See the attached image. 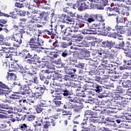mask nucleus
Segmentation results:
<instances>
[{"instance_id":"1","label":"nucleus","mask_w":131,"mask_h":131,"mask_svg":"<svg viewBox=\"0 0 131 131\" xmlns=\"http://www.w3.org/2000/svg\"><path fill=\"white\" fill-rule=\"evenodd\" d=\"M38 36H39V35H38L37 36H34L30 38L29 41V46L30 49H38L39 47L43 46V40L40 39Z\"/></svg>"},{"instance_id":"2","label":"nucleus","mask_w":131,"mask_h":131,"mask_svg":"<svg viewBox=\"0 0 131 131\" xmlns=\"http://www.w3.org/2000/svg\"><path fill=\"white\" fill-rule=\"evenodd\" d=\"M62 94L63 96V98L67 99L70 102H73L74 103H79L80 100L79 98L73 96L70 92V90L68 88H64L61 90Z\"/></svg>"},{"instance_id":"3","label":"nucleus","mask_w":131,"mask_h":131,"mask_svg":"<svg viewBox=\"0 0 131 131\" xmlns=\"http://www.w3.org/2000/svg\"><path fill=\"white\" fill-rule=\"evenodd\" d=\"M89 29H84L81 31L82 34H97V29L100 28L99 25L97 24H92V26H89Z\"/></svg>"},{"instance_id":"4","label":"nucleus","mask_w":131,"mask_h":131,"mask_svg":"<svg viewBox=\"0 0 131 131\" xmlns=\"http://www.w3.org/2000/svg\"><path fill=\"white\" fill-rule=\"evenodd\" d=\"M32 83L29 81H26V84L20 87V90L19 91V94L21 95L29 94L32 92L29 86H31Z\"/></svg>"},{"instance_id":"5","label":"nucleus","mask_w":131,"mask_h":131,"mask_svg":"<svg viewBox=\"0 0 131 131\" xmlns=\"http://www.w3.org/2000/svg\"><path fill=\"white\" fill-rule=\"evenodd\" d=\"M60 19L63 23H67V24H72V25H74V19L71 18L69 15L62 14L60 16Z\"/></svg>"},{"instance_id":"6","label":"nucleus","mask_w":131,"mask_h":131,"mask_svg":"<svg viewBox=\"0 0 131 131\" xmlns=\"http://www.w3.org/2000/svg\"><path fill=\"white\" fill-rule=\"evenodd\" d=\"M127 103H128V98H123L121 102L117 104L119 110H125L127 109L128 107Z\"/></svg>"},{"instance_id":"7","label":"nucleus","mask_w":131,"mask_h":131,"mask_svg":"<svg viewBox=\"0 0 131 131\" xmlns=\"http://www.w3.org/2000/svg\"><path fill=\"white\" fill-rule=\"evenodd\" d=\"M101 45L102 48L111 50L115 46V41L112 40H105L102 42Z\"/></svg>"},{"instance_id":"8","label":"nucleus","mask_w":131,"mask_h":131,"mask_svg":"<svg viewBox=\"0 0 131 131\" xmlns=\"http://www.w3.org/2000/svg\"><path fill=\"white\" fill-rule=\"evenodd\" d=\"M6 89L7 90H10V88H9L7 85L3 83V82L0 81V95L1 96H5V97H7V96L9 95V92L6 91Z\"/></svg>"},{"instance_id":"9","label":"nucleus","mask_w":131,"mask_h":131,"mask_svg":"<svg viewBox=\"0 0 131 131\" xmlns=\"http://www.w3.org/2000/svg\"><path fill=\"white\" fill-rule=\"evenodd\" d=\"M66 72L67 73L68 75H64V77L63 78V79H64V80L68 81L70 80H73L74 79H75V75L73 74V72L66 71Z\"/></svg>"},{"instance_id":"10","label":"nucleus","mask_w":131,"mask_h":131,"mask_svg":"<svg viewBox=\"0 0 131 131\" xmlns=\"http://www.w3.org/2000/svg\"><path fill=\"white\" fill-rule=\"evenodd\" d=\"M88 83H91V85H90V86L94 88V91H95L96 93H100V92H101L103 90L102 86L99 84H97L96 83H93L91 81H89L88 82Z\"/></svg>"},{"instance_id":"11","label":"nucleus","mask_w":131,"mask_h":131,"mask_svg":"<svg viewBox=\"0 0 131 131\" xmlns=\"http://www.w3.org/2000/svg\"><path fill=\"white\" fill-rule=\"evenodd\" d=\"M103 74H107L108 76H111V74H116V71L111 70L109 67L103 69Z\"/></svg>"},{"instance_id":"12","label":"nucleus","mask_w":131,"mask_h":131,"mask_svg":"<svg viewBox=\"0 0 131 131\" xmlns=\"http://www.w3.org/2000/svg\"><path fill=\"white\" fill-rule=\"evenodd\" d=\"M115 16L116 18V22L117 23V25L115 26V28L116 30H117V31H118L121 29L124 28V27L119 24V20H118V15H115Z\"/></svg>"},{"instance_id":"13","label":"nucleus","mask_w":131,"mask_h":131,"mask_svg":"<svg viewBox=\"0 0 131 131\" xmlns=\"http://www.w3.org/2000/svg\"><path fill=\"white\" fill-rule=\"evenodd\" d=\"M113 7L112 6V8H113V10H114V12H116L117 13H119L120 12V10L123 8V4H115L112 5Z\"/></svg>"},{"instance_id":"14","label":"nucleus","mask_w":131,"mask_h":131,"mask_svg":"<svg viewBox=\"0 0 131 131\" xmlns=\"http://www.w3.org/2000/svg\"><path fill=\"white\" fill-rule=\"evenodd\" d=\"M9 17H11L13 19H17V15H18V9L13 8L9 12Z\"/></svg>"},{"instance_id":"15","label":"nucleus","mask_w":131,"mask_h":131,"mask_svg":"<svg viewBox=\"0 0 131 131\" xmlns=\"http://www.w3.org/2000/svg\"><path fill=\"white\" fill-rule=\"evenodd\" d=\"M97 3L100 4V6H98V9H99V10H104V7L108 5V0H98Z\"/></svg>"},{"instance_id":"16","label":"nucleus","mask_w":131,"mask_h":131,"mask_svg":"<svg viewBox=\"0 0 131 131\" xmlns=\"http://www.w3.org/2000/svg\"><path fill=\"white\" fill-rule=\"evenodd\" d=\"M21 130L23 131H33V129L29 126H27L26 124H21L19 125Z\"/></svg>"},{"instance_id":"17","label":"nucleus","mask_w":131,"mask_h":131,"mask_svg":"<svg viewBox=\"0 0 131 131\" xmlns=\"http://www.w3.org/2000/svg\"><path fill=\"white\" fill-rule=\"evenodd\" d=\"M38 105L41 107H49L52 105V101H51V100H49V101L41 100L40 103Z\"/></svg>"},{"instance_id":"18","label":"nucleus","mask_w":131,"mask_h":131,"mask_svg":"<svg viewBox=\"0 0 131 131\" xmlns=\"http://www.w3.org/2000/svg\"><path fill=\"white\" fill-rule=\"evenodd\" d=\"M9 68H11L12 70H10L9 71H15V70H19L20 68V65L17 63V62H12L11 65H9Z\"/></svg>"},{"instance_id":"19","label":"nucleus","mask_w":131,"mask_h":131,"mask_svg":"<svg viewBox=\"0 0 131 131\" xmlns=\"http://www.w3.org/2000/svg\"><path fill=\"white\" fill-rule=\"evenodd\" d=\"M39 17L40 18V19H41V20H44V21H49V19H50L49 14L46 13L45 11L41 12L40 16Z\"/></svg>"},{"instance_id":"20","label":"nucleus","mask_w":131,"mask_h":131,"mask_svg":"<svg viewBox=\"0 0 131 131\" xmlns=\"http://www.w3.org/2000/svg\"><path fill=\"white\" fill-rule=\"evenodd\" d=\"M86 9H90V7L86 5L84 1L81 0V4H80V8L79 11H84Z\"/></svg>"},{"instance_id":"21","label":"nucleus","mask_w":131,"mask_h":131,"mask_svg":"<svg viewBox=\"0 0 131 131\" xmlns=\"http://www.w3.org/2000/svg\"><path fill=\"white\" fill-rule=\"evenodd\" d=\"M94 80L96 81H97V82H99L101 84H103L105 82V77L101 78L100 76H95L94 79Z\"/></svg>"},{"instance_id":"22","label":"nucleus","mask_w":131,"mask_h":131,"mask_svg":"<svg viewBox=\"0 0 131 131\" xmlns=\"http://www.w3.org/2000/svg\"><path fill=\"white\" fill-rule=\"evenodd\" d=\"M105 108H107V109H112V110H119L118 104L117 105H114L111 103L105 104Z\"/></svg>"},{"instance_id":"23","label":"nucleus","mask_w":131,"mask_h":131,"mask_svg":"<svg viewBox=\"0 0 131 131\" xmlns=\"http://www.w3.org/2000/svg\"><path fill=\"white\" fill-rule=\"evenodd\" d=\"M105 11H106V14L108 16H115V15H117L113 13V12H114V10H113V8H112V7H106L105 8Z\"/></svg>"},{"instance_id":"24","label":"nucleus","mask_w":131,"mask_h":131,"mask_svg":"<svg viewBox=\"0 0 131 131\" xmlns=\"http://www.w3.org/2000/svg\"><path fill=\"white\" fill-rule=\"evenodd\" d=\"M122 84L123 88L128 89V88L131 86V81L129 80H125L123 81Z\"/></svg>"},{"instance_id":"25","label":"nucleus","mask_w":131,"mask_h":131,"mask_svg":"<svg viewBox=\"0 0 131 131\" xmlns=\"http://www.w3.org/2000/svg\"><path fill=\"white\" fill-rule=\"evenodd\" d=\"M53 98H55L54 100H61L62 97H61V93L58 92L57 90L55 91L54 94L52 95Z\"/></svg>"},{"instance_id":"26","label":"nucleus","mask_w":131,"mask_h":131,"mask_svg":"<svg viewBox=\"0 0 131 131\" xmlns=\"http://www.w3.org/2000/svg\"><path fill=\"white\" fill-rule=\"evenodd\" d=\"M72 46V41L71 40L69 42H60V48H66L68 47Z\"/></svg>"},{"instance_id":"27","label":"nucleus","mask_w":131,"mask_h":131,"mask_svg":"<svg viewBox=\"0 0 131 131\" xmlns=\"http://www.w3.org/2000/svg\"><path fill=\"white\" fill-rule=\"evenodd\" d=\"M111 97L115 99V100H122L123 98V97L121 95L116 93L112 94Z\"/></svg>"},{"instance_id":"28","label":"nucleus","mask_w":131,"mask_h":131,"mask_svg":"<svg viewBox=\"0 0 131 131\" xmlns=\"http://www.w3.org/2000/svg\"><path fill=\"white\" fill-rule=\"evenodd\" d=\"M67 61L68 63L70 64V65H73V63H75V64H77V59L73 58V57H69Z\"/></svg>"},{"instance_id":"29","label":"nucleus","mask_w":131,"mask_h":131,"mask_svg":"<svg viewBox=\"0 0 131 131\" xmlns=\"http://www.w3.org/2000/svg\"><path fill=\"white\" fill-rule=\"evenodd\" d=\"M118 31L111 33L109 32L107 33V36H109L110 37H113V38H116L117 37V36H118Z\"/></svg>"},{"instance_id":"30","label":"nucleus","mask_w":131,"mask_h":131,"mask_svg":"<svg viewBox=\"0 0 131 131\" xmlns=\"http://www.w3.org/2000/svg\"><path fill=\"white\" fill-rule=\"evenodd\" d=\"M19 105L21 106V107H26L27 105H28V102H27V100L26 99H21L19 100Z\"/></svg>"},{"instance_id":"31","label":"nucleus","mask_w":131,"mask_h":131,"mask_svg":"<svg viewBox=\"0 0 131 131\" xmlns=\"http://www.w3.org/2000/svg\"><path fill=\"white\" fill-rule=\"evenodd\" d=\"M100 29L104 30V31H110L111 30V28L109 26H105V23L101 24L100 25Z\"/></svg>"},{"instance_id":"32","label":"nucleus","mask_w":131,"mask_h":131,"mask_svg":"<svg viewBox=\"0 0 131 131\" xmlns=\"http://www.w3.org/2000/svg\"><path fill=\"white\" fill-rule=\"evenodd\" d=\"M94 118H97V116H92L90 118L89 121L90 122H92L93 123L97 124L100 123L99 119H96Z\"/></svg>"},{"instance_id":"33","label":"nucleus","mask_w":131,"mask_h":131,"mask_svg":"<svg viewBox=\"0 0 131 131\" xmlns=\"http://www.w3.org/2000/svg\"><path fill=\"white\" fill-rule=\"evenodd\" d=\"M81 1H78L75 4L73 5V9L74 10H78L79 11V8L80 7Z\"/></svg>"},{"instance_id":"34","label":"nucleus","mask_w":131,"mask_h":131,"mask_svg":"<svg viewBox=\"0 0 131 131\" xmlns=\"http://www.w3.org/2000/svg\"><path fill=\"white\" fill-rule=\"evenodd\" d=\"M123 50L126 51H131V43H130L129 42H127L125 44L124 48H123Z\"/></svg>"},{"instance_id":"35","label":"nucleus","mask_w":131,"mask_h":131,"mask_svg":"<svg viewBox=\"0 0 131 131\" xmlns=\"http://www.w3.org/2000/svg\"><path fill=\"white\" fill-rule=\"evenodd\" d=\"M88 99L86 101V103H89L90 104L96 103V99L92 98V96H88Z\"/></svg>"},{"instance_id":"36","label":"nucleus","mask_w":131,"mask_h":131,"mask_svg":"<svg viewBox=\"0 0 131 131\" xmlns=\"http://www.w3.org/2000/svg\"><path fill=\"white\" fill-rule=\"evenodd\" d=\"M89 65H90V66H93V68L92 69H94V68H97V66H96V63H97V61H95V60H93L91 59H89V61L88 62Z\"/></svg>"},{"instance_id":"37","label":"nucleus","mask_w":131,"mask_h":131,"mask_svg":"<svg viewBox=\"0 0 131 131\" xmlns=\"http://www.w3.org/2000/svg\"><path fill=\"white\" fill-rule=\"evenodd\" d=\"M43 94V93H41V91H37L34 94V97H35L36 99H40Z\"/></svg>"},{"instance_id":"38","label":"nucleus","mask_w":131,"mask_h":131,"mask_svg":"<svg viewBox=\"0 0 131 131\" xmlns=\"http://www.w3.org/2000/svg\"><path fill=\"white\" fill-rule=\"evenodd\" d=\"M82 108H83V106L82 105L78 106L74 109V112L75 113H80L82 111Z\"/></svg>"},{"instance_id":"39","label":"nucleus","mask_w":131,"mask_h":131,"mask_svg":"<svg viewBox=\"0 0 131 131\" xmlns=\"http://www.w3.org/2000/svg\"><path fill=\"white\" fill-rule=\"evenodd\" d=\"M28 54V51L24 50L21 52L19 53V55L21 57H23L24 59H26L27 55Z\"/></svg>"},{"instance_id":"40","label":"nucleus","mask_w":131,"mask_h":131,"mask_svg":"<svg viewBox=\"0 0 131 131\" xmlns=\"http://www.w3.org/2000/svg\"><path fill=\"white\" fill-rule=\"evenodd\" d=\"M116 91L117 93H119V94H123V93H124V92H125V90L124 89H123V88H122V86H117Z\"/></svg>"},{"instance_id":"41","label":"nucleus","mask_w":131,"mask_h":131,"mask_svg":"<svg viewBox=\"0 0 131 131\" xmlns=\"http://www.w3.org/2000/svg\"><path fill=\"white\" fill-rule=\"evenodd\" d=\"M14 41H15L14 47H16L17 48H19V47H20V45L22 43V39L20 38L14 39Z\"/></svg>"},{"instance_id":"42","label":"nucleus","mask_w":131,"mask_h":131,"mask_svg":"<svg viewBox=\"0 0 131 131\" xmlns=\"http://www.w3.org/2000/svg\"><path fill=\"white\" fill-rule=\"evenodd\" d=\"M118 39L120 40L118 42V46L119 47V48H124L125 43L124 42V41L123 40V39L119 38Z\"/></svg>"},{"instance_id":"43","label":"nucleus","mask_w":131,"mask_h":131,"mask_svg":"<svg viewBox=\"0 0 131 131\" xmlns=\"http://www.w3.org/2000/svg\"><path fill=\"white\" fill-rule=\"evenodd\" d=\"M75 65V67H77V68H81V69H84V63L78 62V64H74Z\"/></svg>"},{"instance_id":"44","label":"nucleus","mask_w":131,"mask_h":131,"mask_svg":"<svg viewBox=\"0 0 131 131\" xmlns=\"http://www.w3.org/2000/svg\"><path fill=\"white\" fill-rule=\"evenodd\" d=\"M10 48H6V47H1L0 46V51H3V53H4V54H10Z\"/></svg>"},{"instance_id":"45","label":"nucleus","mask_w":131,"mask_h":131,"mask_svg":"<svg viewBox=\"0 0 131 131\" xmlns=\"http://www.w3.org/2000/svg\"><path fill=\"white\" fill-rule=\"evenodd\" d=\"M62 33L64 35H71V28L70 27L67 28Z\"/></svg>"},{"instance_id":"46","label":"nucleus","mask_w":131,"mask_h":131,"mask_svg":"<svg viewBox=\"0 0 131 131\" xmlns=\"http://www.w3.org/2000/svg\"><path fill=\"white\" fill-rule=\"evenodd\" d=\"M33 60H34V62H37V63L40 64V63H41V60L42 59H41L40 57H38L37 55L35 54V56Z\"/></svg>"},{"instance_id":"47","label":"nucleus","mask_w":131,"mask_h":131,"mask_svg":"<svg viewBox=\"0 0 131 131\" xmlns=\"http://www.w3.org/2000/svg\"><path fill=\"white\" fill-rule=\"evenodd\" d=\"M0 108L3 109H10V106L6 102L0 103Z\"/></svg>"},{"instance_id":"48","label":"nucleus","mask_w":131,"mask_h":131,"mask_svg":"<svg viewBox=\"0 0 131 131\" xmlns=\"http://www.w3.org/2000/svg\"><path fill=\"white\" fill-rule=\"evenodd\" d=\"M35 54L32 53L31 52L28 51V54L27 55L26 59H34Z\"/></svg>"},{"instance_id":"49","label":"nucleus","mask_w":131,"mask_h":131,"mask_svg":"<svg viewBox=\"0 0 131 131\" xmlns=\"http://www.w3.org/2000/svg\"><path fill=\"white\" fill-rule=\"evenodd\" d=\"M71 86L72 88H74L75 89H77V88H80V84L77 83V82L73 81L71 82Z\"/></svg>"},{"instance_id":"50","label":"nucleus","mask_w":131,"mask_h":131,"mask_svg":"<svg viewBox=\"0 0 131 131\" xmlns=\"http://www.w3.org/2000/svg\"><path fill=\"white\" fill-rule=\"evenodd\" d=\"M41 60H43V62H47V63H49V62L51 61L52 57L49 56H44L41 58Z\"/></svg>"},{"instance_id":"51","label":"nucleus","mask_w":131,"mask_h":131,"mask_svg":"<svg viewBox=\"0 0 131 131\" xmlns=\"http://www.w3.org/2000/svg\"><path fill=\"white\" fill-rule=\"evenodd\" d=\"M84 115L85 117H86L87 115H90L91 116H94V115H95V113L91 110H87V111H85V114Z\"/></svg>"},{"instance_id":"52","label":"nucleus","mask_w":131,"mask_h":131,"mask_svg":"<svg viewBox=\"0 0 131 131\" xmlns=\"http://www.w3.org/2000/svg\"><path fill=\"white\" fill-rule=\"evenodd\" d=\"M72 103L69 102L68 104V108L69 109H74L76 107H77V105L75 104V102H71Z\"/></svg>"},{"instance_id":"53","label":"nucleus","mask_w":131,"mask_h":131,"mask_svg":"<svg viewBox=\"0 0 131 131\" xmlns=\"http://www.w3.org/2000/svg\"><path fill=\"white\" fill-rule=\"evenodd\" d=\"M89 75L95 78V76H96V68H94L93 70L89 72Z\"/></svg>"},{"instance_id":"54","label":"nucleus","mask_w":131,"mask_h":131,"mask_svg":"<svg viewBox=\"0 0 131 131\" xmlns=\"http://www.w3.org/2000/svg\"><path fill=\"white\" fill-rule=\"evenodd\" d=\"M32 83H35V84H39V81H38V78L36 76H34L33 80H30Z\"/></svg>"},{"instance_id":"55","label":"nucleus","mask_w":131,"mask_h":131,"mask_svg":"<svg viewBox=\"0 0 131 131\" xmlns=\"http://www.w3.org/2000/svg\"><path fill=\"white\" fill-rule=\"evenodd\" d=\"M43 128H46V129L49 128V127L51 126V125L50 124V122L49 121V120H46V121H44L43 123Z\"/></svg>"},{"instance_id":"56","label":"nucleus","mask_w":131,"mask_h":131,"mask_svg":"<svg viewBox=\"0 0 131 131\" xmlns=\"http://www.w3.org/2000/svg\"><path fill=\"white\" fill-rule=\"evenodd\" d=\"M43 110V108L41 107V106H40L38 104L37 105V106L35 108L36 112L38 114H39L42 112V110Z\"/></svg>"},{"instance_id":"57","label":"nucleus","mask_w":131,"mask_h":131,"mask_svg":"<svg viewBox=\"0 0 131 131\" xmlns=\"http://www.w3.org/2000/svg\"><path fill=\"white\" fill-rule=\"evenodd\" d=\"M97 68H95V74L97 75H102L103 74V69H96Z\"/></svg>"},{"instance_id":"58","label":"nucleus","mask_w":131,"mask_h":131,"mask_svg":"<svg viewBox=\"0 0 131 131\" xmlns=\"http://www.w3.org/2000/svg\"><path fill=\"white\" fill-rule=\"evenodd\" d=\"M77 96H80L79 94L80 92H82V87H81V85L80 84V88H77L75 89Z\"/></svg>"},{"instance_id":"59","label":"nucleus","mask_w":131,"mask_h":131,"mask_svg":"<svg viewBox=\"0 0 131 131\" xmlns=\"http://www.w3.org/2000/svg\"><path fill=\"white\" fill-rule=\"evenodd\" d=\"M59 100V99H55L53 101V103H54V104H55V106H56V107H59V106H61V104H63V103H62V101H61Z\"/></svg>"},{"instance_id":"60","label":"nucleus","mask_w":131,"mask_h":131,"mask_svg":"<svg viewBox=\"0 0 131 131\" xmlns=\"http://www.w3.org/2000/svg\"><path fill=\"white\" fill-rule=\"evenodd\" d=\"M62 76L61 74H59L58 75H54L52 80H58V79H61Z\"/></svg>"},{"instance_id":"61","label":"nucleus","mask_w":131,"mask_h":131,"mask_svg":"<svg viewBox=\"0 0 131 131\" xmlns=\"http://www.w3.org/2000/svg\"><path fill=\"white\" fill-rule=\"evenodd\" d=\"M89 119V117H84L83 119V121L81 123V125L82 127L85 126L86 125V122H88V120Z\"/></svg>"},{"instance_id":"62","label":"nucleus","mask_w":131,"mask_h":131,"mask_svg":"<svg viewBox=\"0 0 131 131\" xmlns=\"http://www.w3.org/2000/svg\"><path fill=\"white\" fill-rule=\"evenodd\" d=\"M120 127H125V128H130L131 126L128 125V124L127 123H122L120 125Z\"/></svg>"},{"instance_id":"63","label":"nucleus","mask_w":131,"mask_h":131,"mask_svg":"<svg viewBox=\"0 0 131 131\" xmlns=\"http://www.w3.org/2000/svg\"><path fill=\"white\" fill-rule=\"evenodd\" d=\"M28 121H32V120H34L35 119V116L33 115H29L27 116Z\"/></svg>"},{"instance_id":"64","label":"nucleus","mask_w":131,"mask_h":131,"mask_svg":"<svg viewBox=\"0 0 131 131\" xmlns=\"http://www.w3.org/2000/svg\"><path fill=\"white\" fill-rule=\"evenodd\" d=\"M96 126L93 125V124H90V126L88 127V131H95Z\"/></svg>"}]
</instances>
